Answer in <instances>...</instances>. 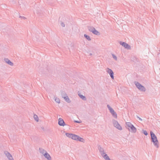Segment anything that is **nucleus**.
Returning <instances> with one entry per match:
<instances>
[{
  "mask_svg": "<svg viewBox=\"0 0 160 160\" xmlns=\"http://www.w3.org/2000/svg\"><path fill=\"white\" fill-rule=\"evenodd\" d=\"M150 134L152 142H153L155 146L157 148H158V142L156 136L152 132H150Z\"/></svg>",
  "mask_w": 160,
  "mask_h": 160,
  "instance_id": "1",
  "label": "nucleus"
},
{
  "mask_svg": "<svg viewBox=\"0 0 160 160\" xmlns=\"http://www.w3.org/2000/svg\"><path fill=\"white\" fill-rule=\"evenodd\" d=\"M127 127H128V129L132 132H135L136 131V128L129 122H127L126 123Z\"/></svg>",
  "mask_w": 160,
  "mask_h": 160,
  "instance_id": "2",
  "label": "nucleus"
},
{
  "mask_svg": "<svg viewBox=\"0 0 160 160\" xmlns=\"http://www.w3.org/2000/svg\"><path fill=\"white\" fill-rule=\"evenodd\" d=\"M71 138L73 140H78L81 142H83L84 141V140L82 138L73 134H72Z\"/></svg>",
  "mask_w": 160,
  "mask_h": 160,
  "instance_id": "3",
  "label": "nucleus"
},
{
  "mask_svg": "<svg viewBox=\"0 0 160 160\" xmlns=\"http://www.w3.org/2000/svg\"><path fill=\"white\" fill-rule=\"evenodd\" d=\"M136 85L137 87L140 90L143 91H145V88L142 85H141L140 84L138 83V82H137L136 83Z\"/></svg>",
  "mask_w": 160,
  "mask_h": 160,
  "instance_id": "4",
  "label": "nucleus"
},
{
  "mask_svg": "<svg viewBox=\"0 0 160 160\" xmlns=\"http://www.w3.org/2000/svg\"><path fill=\"white\" fill-rule=\"evenodd\" d=\"M107 72L110 74L111 77L112 79H114V76L113 75V73L112 71L109 68H107Z\"/></svg>",
  "mask_w": 160,
  "mask_h": 160,
  "instance_id": "5",
  "label": "nucleus"
},
{
  "mask_svg": "<svg viewBox=\"0 0 160 160\" xmlns=\"http://www.w3.org/2000/svg\"><path fill=\"white\" fill-rule=\"evenodd\" d=\"M101 154L102 157L106 160H111L110 158H109V157L105 153L103 152H102L101 153Z\"/></svg>",
  "mask_w": 160,
  "mask_h": 160,
  "instance_id": "6",
  "label": "nucleus"
},
{
  "mask_svg": "<svg viewBox=\"0 0 160 160\" xmlns=\"http://www.w3.org/2000/svg\"><path fill=\"white\" fill-rule=\"evenodd\" d=\"M89 30L96 35H98L99 34V32L94 28H91V29H89Z\"/></svg>",
  "mask_w": 160,
  "mask_h": 160,
  "instance_id": "7",
  "label": "nucleus"
},
{
  "mask_svg": "<svg viewBox=\"0 0 160 160\" xmlns=\"http://www.w3.org/2000/svg\"><path fill=\"white\" fill-rule=\"evenodd\" d=\"M58 123L60 126H64L65 125V123L63 120L61 118L59 119Z\"/></svg>",
  "mask_w": 160,
  "mask_h": 160,
  "instance_id": "8",
  "label": "nucleus"
},
{
  "mask_svg": "<svg viewBox=\"0 0 160 160\" xmlns=\"http://www.w3.org/2000/svg\"><path fill=\"white\" fill-rule=\"evenodd\" d=\"M120 44L122 46L124 47L125 48L128 49H129L130 48V47L127 43L124 42H121Z\"/></svg>",
  "mask_w": 160,
  "mask_h": 160,
  "instance_id": "9",
  "label": "nucleus"
},
{
  "mask_svg": "<svg viewBox=\"0 0 160 160\" xmlns=\"http://www.w3.org/2000/svg\"><path fill=\"white\" fill-rule=\"evenodd\" d=\"M109 110H110L112 114V115L115 117H117V114L116 113L114 112V110L112 108H110L109 106H108H108Z\"/></svg>",
  "mask_w": 160,
  "mask_h": 160,
  "instance_id": "10",
  "label": "nucleus"
},
{
  "mask_svg": "<svg viewBox=\"0 0 160 160\" xmlns=\"http://www.w3.org/2000/svg\"><path fill=\"white\" fill-rule=\"evenodd\" d=\"M114 126L117 128H118L119 130L122 129L121 127L118 124V122H115L114 123Z\"/></svg>",
  "mask_w": 160,
  "mask_h": 160,
  "instance_id": "11",
  "label": "nucleus"
},
{
  "mask_svg": "<svg viewBox=\"0 0 160 160\" xmlns=\"http://www.w3.org/2000/svg\"><path fill=\"white\" fill-rule=\"evenodd\" d=\"M6 156L8 157L9 160H13L12 156L8 152L6 153Z\"/></svg>",
  "mask_w": 160,
  "mask_h": 160,
  "instance_id": "12",
  "label": "nucleus"
},
{
  "mask_svg": "<svg viewBox=\"0 0 160 160\" xmlns=\"http://www.w3.org/2000/svg\"><path fill=\"white\" fill-rule=\"evenodd\" d=\"M44 156L46 158L48 159L49 160H51V157L49 155L47 152H45V154H43Z\"/></svg>",
  "mask_w": 160,
  "mask_h": 160,
  "instance_id": "13",
  "label": "nucleus"
},
{
  "mask_svg": "<svg viewBox=\"0 0 160 160\" xmlns=\"http://www.w3.org/2000/svg\"><path fill=\"white\" fill-rule=\"evenodd\" d=\"M63 98L67 102H70V100L69 98H68V97L66 95H65V96H64L63 97Z\"/></svg>",
  "mask_w": 160,
  "mask_h": 160,
  "instance_id": "14",
  "label": "nucleus"
},
{
  "mask_svg": "<svg viewBox=\"0 0 160 160\" xmlns=\"http://www.w3.org/2000/svg\"><path fill=\"white\" fill-rule=\"evenodd\" d=\"M6 62L8 64H10L11 65H12L13 63L9 60L8 59H6Z\"/></svg>",
  "mask_w": 160,
  "mask_h": 160,
  "instance_id": "15",
  "label": "nucleus"
},
{
  "mask_svg": "<svg viewBox=\"0 0 160 160\" xmlns=\"http://www.w3.org/2000/svg\"><path fill=\"white\" fill-rule=\"evenodd\" d=\"M34 119L37 122H38L39 120L38 118L36 115H34L33 116Z\"/></svg>",
  "mask_w": 160,
  "mask_h": 160,
  "instance_id": "16",
  "label": "nucleus"
},
{
  "mask_svg": "<svg viewBox=\"0 0 160 160\" xmlns=\"http://www.w3.org/2000/svg\"><path fill=\"white\" fill-rule=\"evenodd\" d=\"M72 134H70V133H66V136L67 137H69V138H71Z\"/></svg>",
  "mask_w": 160,
  "mask_h": 160,
  "instance_id": "17",
  "label": "nucleus"
},
{
  "mask_svg": "<svg viewBox=\"0 0 160 160\" xmlns=\"http://www.w3.org/2000/svg\"><path fill=\"white\" fill-rule=\"evenodd\" d=\"M55 101L57 103H60V99L58 98H56L55 99Z\"/></svg>",
  "mask_w": 160,
  "mask_h": 160,
  "instance_id": "18",
  "label": "nucleus"
},
{
  "mask_svg": "<svg viewBox=\"0 0 160 160\" xmlns=\"http://www.w3.org/2000/svg\"><path fill=\"white\" fill-rule=\"evenodd\" d=\"M84 36H85V37L86 38H87V39H88V40H90V37L89 36H88V35H87L86 34H85L84 35Z\"/></svg>",
  "mask_w": 160,
  "mask_h": 160,
  "instance_id": "19",
  "label": "nucleus"
},
{
  "mask_svg": "<svg viewBox=\"0 0 160 160\" xmlns=\"http://www.w3.org/2000/svg\"><path fill=\"white\" fill-rule=\"evenodd\" d=\"M79 95L80 97L81 98H82V99H85V97L84 96H82V95H80L79 94Z\"/></svg>",
  "mask_w": 160,
  "mask_h": 160,
  "instance_id": "20",
  "label": "nucleus"
},
{
  "mask_svg": "<svg viewBox=\"0 0 160 160\" xmlns=\"http://www.w3.org/2000/svg\"><path fill=\"white\" fill-rule=\"evenodd\" d=\"M143 133L146 135H148V133L146 131H143Z\"/></svg>",
  "mask_w": 160,
  "mask_h": 160,
  "instance_id": "21",
  "label": "nucleus"
},
{
  "mask_svg": "<svg viewBox=\"0 0 160 160\" xmlns=\"http://www.w3.org/2000/svg\"><path fill=\"white\" fill-rule=\"evenodd\" d=\"M113 57L115 59L117 60V57L114 55H112Z\"/></svg>",
  "mask_w": 160,
  "mask_h": 160,
  "instance_id": "22",
  "label": "nucleus"
},
{
  "mask_svg": "<svg viewBox=\"0 0 160 160\" xmlns=\"http://www.w3.org/2000/svg\"><path fill=\"white\" fill-rule=\"evenodd\" d=\"M62 26H63V27H64V24H63L62 23Z\"/></svg>",
  "mask_w": 160,
  "mask_h": 160,
  "instance_id": "23",
  "label": "nucleus"
}]
</instances>
